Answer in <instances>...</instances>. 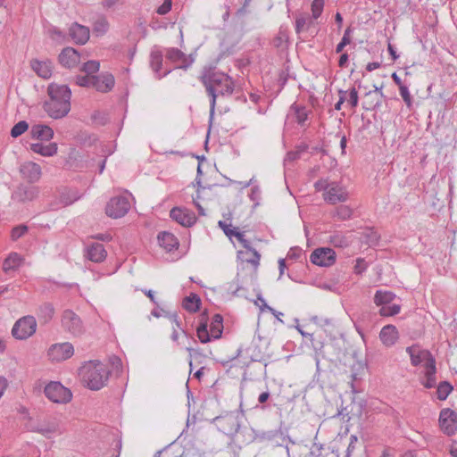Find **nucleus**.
Segmentation results:
<instances>
[{"instance_id":"nucleus-1","label":"nucleus","mask_w":457,"mask_h":457,"mask_svg":"<svg viewBox=\"0 0 457 457\" xmlns=\"http://www.w3.org/2000/svg\"><path fill=\"white\" fill-rule=\"evenodd\" d=\"M200 81L210 97L209 122L212 124L218 97L230 96L234 92L235 83L230 76L214 69L204 70L200 76Z\"/></svg>"},{"instance_id":"nucleus-2","label":"nucleus","mask_w":457,"mask_h":457,"mask_svg":"<svg viewBox=\"0 0 457 457\" xmlns=\"http://www.w3.org/2000/svg\"><path fill=\"white\" fill-rule=\"evenodd\" d=\"M49 100L44 104V110L53 119H62L71 111V91L67 85L52 83L48 86Z\"/></svg>"},{"instance_id":"nucleus-3","label":"nucleus","mask_w":457,"mask_h":457,"mask_svg":"<svg viewBox=\"0 0 457 457\" xmlns=\"http://www.w3.org/2000/svg\"><path fill=\"white\" fill-rule=\"evenodd\" d=\"M109 375L108 368L99 361H90L81 370L82 380L91 390L101 389L107 382Z\"/></svg>"},{"instance_id":"nucleus-4","label":"nucleus","mask_w":457,"mask_h":457,"mask_svg":"<svg viewBox=\"0 0 457 457\" xmlns=\"http://www.w3.org/2000/svg\"><path fill=\"white\" fill-rule=\"evenodd\" d=\"M27 428L29 431L38 433L47 439L60 436L64 432L61 420L52 415L39 417L36 420L30 419L27 423Z\"/></svg>"},{"instance_id":"nucleus-5","label":"nucleus","mask_w":457,"mask_h":457,"mask_svg":"<svg viewBox=\"0 0 457 457\" xmlns=\"http://www.w3.org/2000/svg\"><path fill=\"white\" fill-rule=\"evenodd\" d=\"M396 295L387 290H377L374 295V303L378 306H381L379 314L381 316H394L399 313L401 307L399 304H390Z\"/></svg>"},{"instance_id":"nucleus-6","label":"nucleus","mask_w":457,"mask_h":457,"mask_svg":"<svg viewBox=\"0 0 457 457\" xmlns=\"http://www.w3.org/2000/svg\"><path fill=\"white\" fill-rule=\"evenodd\" d=\"M44 392L50 401L56 403H67L72 398L71 390L56 381L48 383L45 386Z\"/></svg>"},{"instance_id":"nucleus-7","label":"nucleus","mask_w":457,"mask_h":457,"mask_svg":"<svg viewBox=\"0 0 457 457\" xmlns=\"http://www.w3.org/2000/svg\"><path fill=\"white\" fill-rule=\"evenodd\" d=\"M212 423L223 434L235 435L239 429L238 416L235 412H227L213 419Z\"/></svg>"},{"instance_id":"nucleus-8","label":"nucleus","mask_w":457,"mask_h":457,"mask_svg":"<svg viewBox=\"0 0 457 457\" xmlns=\"http://www.w3.org/2000/svg\"><path fill=\"white\" fill-rule=\"evenodd\" d=\"M37 328V321L33 316H25L18 320L12 329L16 339L24 340L31 337Z\"/></svg>"},{"instance_id":"nucleus-9","label":"nucleus","mask_w":457,"mask_h":457,"mask_svg":"<svg viewBox=\"0 0 457 457\" xmlns=\"http://www.w3.org/2000/svg\"><path fill=\"white\" fill-rule=\"evenodd\" d=\"M130 209V203L126 196L112 197L105 207L106 214L113 219L123 217Z\"/></svg>"},{"instance_id":"nucleus-10","label":"nucleus","mask_w":457,"mask_h":457,"mask_svg":"<svg viewBox=\"0 0 457 457\" xmlns=\"http://www.w3.org/2000/svg\"><path fill=\"white\" fill-rule=\"evenodd\" d=\"M165 56L170 62L176 63L175 69L187 71L195 62L193 54L187 55L178 48H168Z\"/></svg>"},{"instance_id":"nucleus-11","label":"nucleus","mask_w":457,"mask_h":457,"mask_svg":"<svg viewBox=\"0 0 457 457\" xmlns=\"http://www.w3.org/2000/svg\"><path fill=\"white\" fill-rule=\"evenodd\" d=\"M310 261L318 266L329 267L336 262V253L328 247L317 248L311 253Z\"/></svg>"},{"instance_id":"nucleus-12","label":"nucleus","mask_w":457,"mask_h":457,"mask_svg":"<svg viewBox=\"0 0 457 457\" xmlns=\"http://www.w3.org/2000/svg\"><path fill=\"white\" fill-rule=\"evenodd\" d=\"M62 327L70 333L77 336L83 332V325L80 318L71 310H65L62 318Z\"/></svg>"},{"instance_id":"nucleus-13","label":"nucleus","mask_w":457,"mask_h":457,"mask_svg":"<svg viewBox=\"0 0 457 457\" xmlns=\"http://www.w3.org/2000/svg\"><path fill=\"white\" fill-rule=\"evenodd\" d=\"M73 353V345L68 342L53 345L48 350L49 358L55 361L67 360L71 358Z\"/></svg>"},{"instance_id":"nucleus-14","label":"nucleus","mask_w":457,"mask_h":457,"mask_svg":"<svg viewBox=\"0 0 457 457\" xmlns=\"http://www.w3.org/2000/svg\"><path fill=\"white\" fill-rule=\"evenodd\" d=\"M457 414L449 408L443 409L439 415V424L444 433L451 436L454 434L457 426Z\"/></svg>"},{"instance_id":"nucleus-15","label":"nucleus","mask_w":457,"mask_h":457,"mask_svg":"<svg viewBox=\"0 0 457 457\" xmlns=\"http://www.w3.org/2000/svg\"><path fill=\"white\" fill-rule=\"evenodd\" d=\"M170 217L183 227H191L196 221L195 213L182 207H173L170 212Z\"/></svg>"},{"instance_id":"nucleus-16","label":"nucleus","mask_w":457,"mask_h":457,"mask_svg":"<svg viewBox=\"0 0 457 457\" xmlns=\"http://www.w3.org/2000/svg\"><path fill=\"white\" fill-rule=\"evenodd\" d=\"M406 352L409 353L413 366H418L422 362H425V366L430 365L431 361H436L429 351L422 350L418 345L407 347Z\"/></svg>"},{"instance_id":"nucleus-17","label":"nucleus","mask_w":457,"mask_h":457,"mask_svg":"<svg viewBox=\"0 0 457 457\" xmlns=\"http://www.w3.org/2000/svg\"><path fill=\"white\" fill-rule=\"evenodd\" d=\"M348 192L338 184L331 183L328 190L324 194V200L330 204H337V203H345L348 200Z\"/></svg>"},{"instance_id":"nucleus-18","label":"nucleus","mask_w":457,"mask_h":457,"mask_svg":"<svg viewBox=\"0 0 457 457\" xmlns=\"http://www.w3.org/2000/svg\"><path fill=\"white\" fill-rule=\"evenodd\" d=\"M38 195V189L33 186L20 185L13 191L12 198L17 202L31 201Z\"/></svg>"},{"instance_id":"nucleus-19","label":"nucleus","mask_w":457,"mask_h":457,"mask_svg":"<svg viewBox=\"0 0 457 457\" xmlns=\"http://www.w3.org/2000/svg\"><path fill=\"white\" fill-rule=\"evenodd\" d=\"M59 62L65 68L71 69L79 62V54L72 47H65L58 56Z\"/></svg>"},{"instance_id":"nucleus-20","label":"nucleus","mask_w":457,"mask_h":457,"mask_svg":"<svg viewBox=\"0 0 457 457\" xmlns=\"http://www.w3.org/2000/svg\"><path fill=\"white\" fill-rule=\"evenodd\" d=\"M20 172L22 177L28 179L30 183L39 180L41 177V167L33 162H27L21 165Z\"/></svg>"},{"instance_id":"nucleus-21","label":"nucleus","mask_w":457,"mask_h":457,"mask_svg":"<svg viewBox=\"0 0 457 457\" xmlns=\"http://www.w3.org/2000/svg\"><path fill=\"white\" fill-rule=\"evenodd\" d=\"M163 54L159 49H153L150 54V66L154 71L156 78L161 79L171 72V70H166L163 73H161L162 67Z\"/></svg>"},{"instance_id":"nucleus-22","label":"nucleus","mask_w":457,"mask_h":457,"mask_svg":"<svg viewBox=\"0 0 457 457\" xmlns=\"http://www.w3.org/2000/svg\"><path fill=\"white\" fill-rule=\"evenodd\" d=\"M69 34L72 40L79 45H84L89 39V29L78 23H73L71 26Z\"/></svg>"},{"instance_id":"nucleus-23","label":"nucleus","mask_w":457,"mask_h":457,"mask_svg":"<svg viewBox=\"0 0 457 457\" xmlns=\"http://www.w3.org/2000/svg\"><path fill=\"white\" fill-rule=\"evenodd\" d=\"M107 253L104 246L97 242L89 244L87 247L86 256L94 262H101L105 260Z\"/></svg>"},{"instance_id":"nucleus-24","label":"nucleus","mask_w":457,"mask_h":457,"mask_svg":"<svg viewBox=\"0 0 457 457\" xmlns=\"http://www.w3.org/2000/svg\"><path fill=\"white\" fill-rule=\"evenodd\" d=\"M159 245L167 252H172L179 246V239L170 232L162 231L157 236Z\"/></svg>"},{"instance_id":"nucleus-25","label":"nucleus","mask_w":457,"mask_h":457,"mask_svg":"<svg viewBox=\"0 0 457 457\" xmlns=\"http://www.w3.org/2000/svg\"><path fill=\"white\" fill-rule=\"evenodd\" d=\"M114 77L110 73L95 76L93 87L100 92H109L114 87Z\"/></svg>"},{"instance_id":"nucleus-26","label":"nucleus","mask_w":457,"mask_h":457,"mask_svg":"<svg viewBox=\"0 0 457 457\" xmlns=\"http://www.w3.org/2000/svg\"><path fill=\"white\" fill-rule=\"evenodd\" d=\"M233 237H235L237 239V241L241 243L244 248L253 253V258L247 260V262L252 263L253 266L257 267L259 265L261 254L251 246L250 241L245 238L244 232H240L237 228L233 234Z\"/></svg>"},{"instance_id":"nucleus-27","label":"nucleus","mask_w":457,"mask_h":457,"mask_svg":"<svg viewBox=\"0 0 457 457\" xmlns=\"http://www.w3.org/2000/svg\"><path fill=\"white\" fill-rule=\"evenodd\" d=\"M31 69L41 78L49 79L52 75V62L50 61L41 62L37 59L30 61Z\"/></svg>"},{"instance_id":"nucleus-28","label":"nucleus","mask_w":457,"mask_h":457,"mask_svg":"<svg viewBox=\"0 0 457 457\" xmlns=\"http://www.w3.org/2000/svg\"><path fill=\"white\" fill-rule=\"evenodd\" d=\"M379 337L385 345L391 346L398 339V331L395 326L386 325L382 328Z\"/></svg>"},{"instance_id":"nucleus-29","label":"nucleus","mask_w":457,"mask_h":457,"mask_svg":"<svg viewBox=\"0 0 457 457\" xmlns=\"http://www.w3.org/2000/svg\"><path fill=\"white\" fill-rule=\"evenodd\" d=\"M30 135L33 138L48 141L54 137V130L47 125L37 124L31 127Z\"/></svg>"},{"instance_id":"nucleus-30","label":"nucleus","mask_w":457,"mask_h":457,"mask_svg":"<svg viewBox=\"0 0 457 457\" xmlns=\"http://www.w3.org/2000/svg\"><path fill=\"white\" fill-rule=\"evenodd\" d=\"M30 149L42 156H53L57 153V144L50 143L48 145H44L42 143H34L30 145Z\"/></svg>"},{"instance_id":"nucleus-31","label":"nucleus","mask_w":457,"mask_h":457,"mask_svg":"<svg viewBox=\"0 0 457 457\" xmlns=\"http://www.w3.org/2000/svg\"><path fill=\"white\" fill-rule=\"evenodd\" d=\"M425 378L422 380L421 384L426 388H433L436 386V361H431L430 365H426L425 368Z\"/></svg>"},{"instance_id":"nucleus-32","label":"nucleus","mask_w":457,"mask_h":457,"mask_svg":"<svg viewBox=\"0 0 457 457\" xmlns=\"http://www.w3.org/2000/svg\"><path fill=\"white\" fill-rule=\"evenodd\" d=\"M22 262L21 256L17 253H12L8 255V257L4 261L3 263V270L5 273H9L12 270H15L18 269Z\"/></svg>"},{"instance_id":"nucleus-33","label":"nucleus","mask_w":457,"mask_h":457,"mask_svg":"<svg viewBox=\"0 0 457 457\" xmlns=\"http://www.w3.org/2000/svg\"><path fill=\"white\" fill-rule=\"evenodd\" d=\"M211 336L213 339L221 337L223 332V317L217 313L213 315L210 325Z\"/></svg>"},{"instance_id":"nucleus-34","label":"nucleus","mask_w":457,"mask_h":457,"mask_svg":"<svg viewBox=\"0 0 457 457\" xmlns=\"http://www.w3.org/2000/svg\"><path fill=\"white\" fill-rule=\"evenodd\" d=\"M201 303V298L196 294L192 293L184 298L182 306L189 312H196L200 310Z\"/></svg>"},{"instance_id":"nucleus-35","label":"nucleus","mask_w":457,"mask_h":457,"mask_svg":"<svg viewBox=\"0 0 457 457\" xmlns=\"http://www.w3.org/2000/svg\"><path fill=\"white\" fill-rule=\"evenodd\" d=\"M205 313L202 314V321L200 322L199 326L196 328V335L200 340L201 343L205 344L211 341L212 338L211 336V332L208 331L207 328V318L204 317Z\"/></svg>"},{"instance_id":"nucleus-36","label":"nucleus","mask_w":457,"mask_h":457,"mask_svg":"<svg viewBox=\"0 0 457 457\" xmlns=\"http://www.w3.org/2000/svg\"><path fill=\"white\" fill-rule=\"evenodd\" d=\"M353 212L350 206L341 204L331 211L330 214L333 218H337L339 220H346L352 217Z\"/></svg>"},{"instance_id":"nucleus-37","label":"nucleus","mask_w":457,"mask_h":457,"mask_svg":"<svg viewBox=\"0 0 457 457\" xmlns=\"http://www.w3.org/2000/svg\"><path fill=\"white\" fill-rule=\"evenodd\" d=\"M54 308L50 303H44L38 308L37 316L45 323L48 322L54 316Z\"/></svg>"},{"instance_id":"nucleus-38","label":"nucleus","mask_w":457,"mask_h":457,"mask_svg":"<svg viewBox=\"0 0 457 457\" xmlns=\"http://www.w3.org/2000/svg\"><path fill=\"white\" fill-rule=\"evenodd\" d=\"M313 20L309 15H299L295 20V32L299 34L303 29H309L313 24Z\"/></svg>"},{"instance_id":"nucleus-39","label":"nucleus","mask_w":457,"mask_h":457,"mask_svg":"<svg viewBox=\"0 0 457 457\" xmlns=\"http://www.w3.org/2000/svg\"><path fill=\"white\" fill-rule=\"evenodd\" d=\"M329 242L333 246L341 248L346 247L350 244L349 238L340 232H336L331 235Z\"/></svg>"},{"instance_id":"nucleus-40","label":"nucleus","mask_w":457,"mask_h":457,"mask_svg":"<svg viewBox=\"0 0 457 457\" xmlns=\"http://www.w3.org/2000/svg\"><path fill=\"white\" fill-rule=\"evenodd\" d=\"M361 237L365 244H367L370 246H374L378 245L380 237L378 234V232L373 230L372 228H366L363 231Z\"/></svg>"},{"instance_id":"nucleus-41","label":"nucleus","mask_w":457,"mask_h":457,"mask_svg":"<svg viewBox=\"0 0 457 457\" xmlns=\"http://www.w3.org/2000/svg\"><path fill=\"white\" fill-rule=\"evenodd\" d=\"M452 385L447 381L440 382L436 386V396L439 400H445L453 391Z\"/></svg>"},{"instance_id":"nucleus-42","label":"nucleus","mask_w":457,"mask_h":457,"mask_svg":"<svg viewBox=\"0 0 457 457\" xmlns=\"http://www.w3.org/2000/svg\"><path fill=\"white\" fill-rule=\"evenodd\" d=\"M353 29L351 27H348L344 33V36L341 39V41L337 44L336 47V53L339 54L341 53L345 46L351 43V34L353 33Z\"/></svg>"},{"instance_id":"nucleus-43","label":"nucleus","mask_w":457,"mask_h":457,"mask_svg":"<svg viewBox=\"0 0 457 457\" xmlns=\"http://www.w3.org/2000/svg\"><path fill=\"white\" fill-rule=\"evenodd\" d=\"M288 40V35L286 29L280 28L278 35L273 38V46L277 48L283 47Z\"/></svg>"},{"instance_id":"nucleus-44","label":"nucleus","mask_w":457,"mask_h":457,"mask_svg":"<svg viewBox=\"0 0 457 457\" xmlns=\"http://www.w3.org/2000/svg\"><path fill=\"white\" fill-rule=\"evenodd\" d=\"M29 129V124L25 120H21L16 123L11 129V136L12 137H18Z\"/></svg>"},{"instance_id":"nucleus-45","label":"nucleus","mask_w":457,"mask_h":457,"mask_svg":"<svg viewBox=\"0 0 457 457\" xmlns=\"http://www.w3.org/2000/svg\"><path fill=\"white\" fill-rule=\"evenodd\" d=\"M95 76L94 75H79L76 77V84L80 87H93Z\"/></svg>"},{"instance_id":"nucleus-46","label":"nucleus","mask_w":457,"mask_h":457,"mask_svg":"<svg viewBox=\"0 0 457 457\" xmlns=\"http://www.w3.org/2000/svg\"><path fill=\"white\" fill-rule=\"evenodd\" d=\"M312 18L318 19L324 8V0H313L312 3Z\"/></svg>"},{"instance_id":"nucleus-47","label":"nucleus","mask_w":457,"mask_h":457,"mask_svg":"<svg viewBox=\"0 0 457 457\" xmlns=\"http://www.w3.org/2000/svg\"><path fill=\"white\" fill-rule=\"evenodd\" d=\"M100 63L97 61H87L83 64L82 71L88 75L96 73L99 71Z\"/></svg>"},{"instance_id":"nucleus-48","label":"nucleus","mask_w":457,"mask_h":457,"mask_svg":"<svg viewBox=\"0 0 457 457\" xmlns=\"http://www.w3.org/2000/svg\"><path fill=\"white\" fill-rule=\"evenodd\" d=\"M292 108L295 110V113L296 116V120L298 124L303 125L307 120V111L305 107L293 105Z\"/></svg>"},{"instance_id":"nucleus-49","label":"nucleus","mask_w":457,"mask_h":457,"mask_svg":"<svg viewBox=\"0 0 457 457\" xmlns=\"http://www.w3.org/2000/svg\"><path fill=\"white\" fill-rule=\"evenodd\" d=\"M109 23L104 17L99 18L94 24V30L104 34L108 30Z\"/></svg>"},{"instance_id":"nucleus-50","label":"nucleus","mask_w":457,"mask_h":457,"mask_svg":"<svg viewBox=\"0 0 457 457\" xmlns=\"http://www.w3.org/2000/svg\"><path fill=\"white\" fill-rule=\"evenodd\" d=\"M28 231V227L26 225H20L14 227L12 229L11 237L12 240L16 241L20 237H21Z\"/></svg>"},{"instance_id":"nucleus-51","label":"nucleus","mask_w":457,"mask_h":457,"mask_svg":"<svg viewBox=\"0 0 457 457\" xmlns=\"http://www.w3.org/2000/svg\"><path fill=\"white\" fill-rule=\"evenodd\" d=\"M399 90H400V95L403 97V100L404 101L406 105L408 107H411V104H412V98H411V96L409 92L407 86L401 85V87H399Z\"/></svg>"},{"instance_id":"nucleus-52","label":"nucleus","mask_w":457,"mask_h":457,"mask_svg":"<svg viewBox=\"0 0 457 457\" xmlns=\"http://www.w3.org/2000/svg\"><path fill=\"white\" fill-rule=\"evenodd\" d=\"M348 96H349L347 99L348 104L352 108H355L358 105V101H359L358 92L355 87H352L349 90Z\"/></svg>"},{"instance_id":"nucleus-53","label":"nucleus","mask_w":457,"mask_h":457,"mask_svg":"<svg viewBox=\"0 0 457 457\" xmlns=\"http://www.w3.org/2000/svg\"><path fill=\"white\" fill-rule=\"evenodd\" d=\"M219 227L223 230L224 234L231 239L237 228H231V225L226 223V221L220 220L218 222Z\"/></svg>"},{"instance_id":"nucleus-54","label":"nucleus","mask_w":457,"mask_h":457,"mask_svg":"<svg viewBox=\"0 0 457 457\" xmlns=\"http://www.w3.org/2000/svg\"><path fill=\"white\" fill-rule=\"evenodd\" d=\"M171 1L172 0H164L162 4L158 7V9L156 11L157 13L160 15H164V14L168 13L171 9V5H172Z\"/></svg>"},{"instance_id":"nucleus-55","label":"nucleus","mask_w":457,"mask_h":457,"mask_svg":"<svg viewBox=\"0 0 457 457\" xmlns=\"http://www.w3.org/2000/svg\"><path fill=\"white\" fill-rule=\"evenodd\" d=\"M331 183H328L326 179H319L314 183V187L317 191H325V193L330 187Z\"/></svg>"},{"instance_id":"nucleus-56","label":"nucleus","mask_w":457,"mask_h":457,"mask_svg":"<svg viewBox=\"0 0 457 457\" xmlns=\"http://www.w3.org/2000/svg\"><path fill=\"white\" fill-rule=\"evenodd\" d=\"M323 445L321 444L313 443L311 450H310V455L312 457H320L322 453Z\"/></svg>"},{"instance_id":"nucleus-57","label":"nucleus","mask_w":457,"mask_h":457,"mask_svg":"<svg viewBox=\"0 0 457 457\" xmlns=\"http://www.w3.org/2000/svg\"><path fill=\"white\" fill-rule=\"evenodd\" d=\"M187 351L189 353L190 358L191 359L194 358L195 361H198V359L204 357V355L197 349L187 347ZM189 365H190V367H192V360H190Z\"/></svg>"},{"instance_id":"nucleus-58","label":"nucleus","mask_w":457,"mask_h":457,"mask_svg":"<svg viewBox=\"0 0 457 457\" xmlns=\"http://www.w3.org/2000/svg\"><path fill=\"white\" fill-rule=\"evenodd\" d=\"M371 98L372 99H370V103H364L363 104V108L364 109H366V110L376 109L377 107H378L380 105V104H381L380 99L376 98V96H373Z\"/></svg>"},{"instance_id":"nucleus-59","label":"nucleus","mask_w":457,"mask_h":457,"mask_svg":"<svg viewBox=\"0 0 457 457\" xmlns=\"http://www.w3.org/2000/svg\"><path fill=\"white\" fill-rule=\"evenodd\" d=\"M167 317L175 324V326L181 329L185 336L187 337V333L181 328V322L179 320V316L177 312L174 313H167Z\"/></svg>"},{"instance_id":"nucleus-60","label":"nucleus","mask_w":457,"mask_h":457,"mask_svg":"<svg viewBox=\"0 0 457 457\" xmlns=\"http://www.w3.org/2000/svg\"><path fill=\"white\" fill-rule=\"evenodd\" d=\"M77 199H78V197H76V196L71 197L70 195H68V193L67 194L66 193H62L61 195H60V201L64 205L71 204Z\"/></svg>"},{"instance_id":"nucleus-61","label":"nucleus","mask_w":457,"mask_h":457,"mask_svg":"<svg viewBox=\"0 0 457 457\" xmlns=\"http://www.w3.org/2000/svg\"><path fill=\"white\" fill-rule=\"evenodd\" d=\"M302 249L300 247H292L287 253V258L296 260L300 257Z\"/></svg>"},{"instance_id":"nucleus-62","label":"nucleus","mask_w":457,"mask_h":457,"mask_svg":"<svg viewBox=\"0 0 457 457\" xmlns=\"http://www.w3.org/2000/svg\"><path fill=\"white\" fill-rule=\"evenodd\" d=\"M357 441H358L357 436L351 435L350 442H349V445H348V447H347V451H346V456L347 457H349L351 453L354 450L355 444L357 443Z\"/></svg>"},{"instance_id":"nucleus-63","label":"nucleus","mask_w":457,"mask_h":457,"mask_svg":"<svg viewBox=\"0 0 457 457\" xmlns=\"http://www.w3.org/2000/svg\"><path fill=\"white\" fill-rule=\"evenodd\" d=\"M257 300L262 303V305L260 306V309L262 311L268 310L270 313L275 314L276 310L266 303L265 300L262 298L261 294L258 295Z\"/></svg>"},{"instance_id":"nucleus-64","label":"nucleus","mask_w":457,"mask_h":457,"mask_svg":"<svg viewBox=\"0 0 457 457\" xmlns=\"http://www.w3.org/2000/svg\"><path fill=\"white\" fill-rule=\"evenodd\" d=\"M379 96L380 98L385 97V96L382 92V87H375L374 91H370L366 94V97H373V96Z\"/></svg>"}]
</instances>
